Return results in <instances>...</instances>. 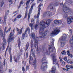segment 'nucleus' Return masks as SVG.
<instances>
[{
    "label": "nucleus",
    "mask_w": 73,
    "mask_h": 73,
    "mask_svg": "<svg viewBox=\"0 0 73 73\" xmlns=\"http://www.w3.org/2000/svg\"><path fill=\"white\" fill-rule=\"evenodd\" d=\"M52 19H50L47 20L46 19L44 20L41 21L39 23L38 27L39 29V33L41 35L40 36V38H45L46 33L43 32V30L44 29V28H45V25L46 24L47 25H49L50 22L52 21Z\"/></svg>",
    "instance_id": "1"
},
{
    "label": "nucleus",
    "mask_w": 73,
    "mask_h": 73,
    "mask_svg": "<svg viewBox=\"0 0 73 73\" xmlns=\"http://www.w3.org/2000/svg\"><path fill=\"white\" fill-rule=\"evenodd\" d=\"M69 37V35L68 34H63L62 36L59 39V41H61L60 42V46L61 47H64L65 44V42L63 41H66L67 40V38Z\"/></svg>",
    "instance_id": "2"
},
{
    "label": "nucleus",
    "mask_w": 73,
    "mask_h": 73,
    "mask_svg": "<svg viewBox=\"0 0 73 73\" xmlns=\"http://www.w3.org/2000/svg\"><path fill=\"white\" fill-rule=\"evenodd\" d=\"M60 32V28L58 27L56 28L54 31H52V33L50 34V36H53L54 35H58Z\"/></svg>",
    "instance_id": "3"
},
{
    "label": "nucleus",
    "mask_w": 73,
    "mask_h": 73,
    "mask_svg": "<svg viewBox=\"0 0 73 73\" xmlns=\"http://www.w3.org/2000/svg\"><path fill=\"white\" fill-rule=\"evenodd\" d=\"M54 40L53 39L51 40V45L49 46L50 47L49 48V50L50 52H52L53 49L55 50V48L54 46Z\"/></svg>",
    "instance_id": "4"
},
{
    "label": "nucleus",
    "mask_w": 73,
    "mask_h": 73,
    "mask_svg": "<svg viewBox=\"0 0 73 73\" xmlns=\"http://www.w3.org/2000/svg\"><path fill=\"white\" fill-rule=\"evenodd\" d=\"M15 33V30H14L13 31H11V33L10 34L9 37L8 39V42L9 45L10 43V42H11V41H12V40H13V33Z\"/></svg>",
    "instance_id": "5"
},
{
    "label": "nucleus",
    "mask_w": 73,
    "mask_h": 73,
    "mask_svg": "<svg viewBox=\"0 0 73 73\" xmlns=\"http://www.w3.org/2000/svg\"><path fill=\"white\" fill-rule=\"evenodd\" d=\"M51 56H52V59L53 60V64L57 65L58 67H59V64H58V63L57 60L56 59L55 54H52L51 55Z\"/></svg>",
    "instance_id": "6"
},
{
    "label": "nucleus",
    "mask_w": 73,
    "mask_h": 73,
    "mask_svg": "<svg viewBox=\"0 0 73 73\" xmlns=\"http://www.w3.org/2000/svg\"><path fill=\"white\" fill-rule=\"evenodd\" d=\"M36 4L34 3H33V4L32 5L31 8L30 9V10L29 11V13L28 14V20H29V18H30V15L31 14V13H32V10L33 9V7L35 6V5Z\"/></svg>",
    "instance_id": "7"
},
{
    "label": "nucleus",
    "mask_w": 73,
    "mask_h": 73,
    "mask_svg": "<svg viewBox=\"0 0 73 73\" xmlns=\"http://www.w3.org/2000/svg\"><path fill=\"white\" fill-rule=\"evenodd\" d=\"M73 21V18L72 16L68 17L67 20V24H70L72 23Z\"/></svg>",
    "instance_id": "8"
},
{
    "label": "nucleus",
    "mask_w": 73,
    "mask_h": 73,
    "mask_svg": "<svg viewBox=\"0 0 73 73\" xmlns=\"http://www.w3.org/2000/svg\"><path fill=\"white\" fill-rule=\"evenodd\" d=\"M48 66L47 65V63L44 62L42 63L41 65V69L42 70H44Z\"/></svg>",
    "instance_id": "9"
},
{
    "label": "nucleus",
    "mask_w": 73,
    "mask_h": 73,
    "mask_svg": "<svg viewBox=\"0 0 73 73\" xmlns=\"http://www.w3.org/2000/svg\"><path fill=\"white\" fill-rule=\"evenodd\" d=\"M29 31H30L29 28H28L26 29L25 32V34H23L22 35V40H24V37H25V35L26 36V37H27V36H28V35H27V34L26 33H27V31H29Z\"/></svg>",
    "instance_id": "10"
},
{
    "label": "nucleus",
    "mask_w": 73,
    "mask_h": 73,
    "mask_svg": "<svg viewBox=\"0 0 73 73\" xmlns=\"http://www.w3.org/2000/svg\"><path fill=\"white\" fill-rule=\"evenodd\" d=\"M40 7L41 5H39L38 7V14L37 16L36 15H35L34 17H35V18H38L39 17V16H40V10H41V8H40Z\"/></svg>",
    "instance_id": "11"
},
{
    "label": "nucleus",
    "mask_w": 73,
    "mask_h": 73,
    "mask_svg": "<svg viewBox=\"0 0 73 73\" xmlns=\"http://www.w3.org/2000/svg\"><path fill=\"white\" fill-rule=\"evenodd\" d=\"M23 28H22L20 30L19 29H17V31H18V35H21L23 32Z\"/></svg>",
    "instance_id": "12"
},
{
    "label": "nucleus",
    "mask_w": 73,
    "mask_h": 73,
    "mask_svg": "<svg viewBox=\"0 0 73 73\" xmlns=\"http://www.w3.org/2000/svg\"><path fill=\"white\" fill-rule=\"evenodd\" d=\"M56 67L54 66L52 69V70L50 71V73H54L56 70Z\"/></svg>",
    "instance_id": "13"
},
{
    "label": "nucleus",
    "mask_w": 73,
    "mask_h": 73,
    "mask_svg": "<svg viewBox=\"0 0 73 73\" xmlns=\"http://www.w3.org/2000/svg\"><path fill=\"white\" fill-rule=\"evenodd\" d=\"M5 44H6V40H5V37L4 36L3 37V46H4V45H5Z\"/></svg>",
    "instance_id": "14"
},
{
    "label": "nucleus",
    "mask_w": 73,
    "mask_h": 73,
    "mask_svg": "<svg viewBox=\"0 0 73 73\" xmlns=\"http://www.w3.org/2000/svg\"><path fill=\"white\" fill-rule=\"evenodd\" d=\"M45 14H46V15H48L49 16H51L52 15V12L48 11Z\"/></svg>",
    "instance_id": "15"
},
{
    "label": "nucleus",
    "mask_w": 73,
    "mask_h": 73,
    "mask_svg": "<svg viewBox=\"0 0 73 73\" xmlns=\"http://www.w3.org/2000/svg\"><path fill=\"white\" fill-rule=\"evenodd\" d=\"M35 44H34V47L36 48L37 46V41H38V38H35Z\"/></svg>",
    "instance_id": "16"
},
{
    "label": "nucleus",
    "mask_w": 73,
    "mask_h": 73,
    "mask_svg": "<svg viewBox=\"0 0 73 73\" xmlns=\"http://www.w3.org/2000/svg\"><path fill=\"white\" fill-rule=\"evenodd\" d=\"M33 63V65L34 66L35 69H36V67L37 66L36 65V60H34Z\"/></svg>",
    "instance_id": "17"
},
{
    "label": "nucleus",
    "mask_w": 73,
    "mask_h": 73,
    "mask_svg": "<svg viewBox=\"0 0 73 73\" xmlns=\"http://www.w3.org/2000/svg\"><path fill=\"white\" fill-rule=\"evenodd\" d=\"M28 7V6H27L25 14V18H26V17H27V15H28V9H27Z\"/></svg>",
    "instance_id": "18"
},
{
    "label": "nucleus",
    "mask_w": 73,
    "mask_h": 73,
    "mask_svg": "<svg viewBox=\"0 0 73 73\" xmlns=\"http://www.w3.org/2000/svg\"><path fill=\"white\" fill-rule=\"evenodd\" d=\"M67 53L69 57L70 56V57H71V58H72L73 56L72 54H70V52H69V51H68L67 52Z\"/></svg>",
    "instance_id": "19"
},
{
    "label": "nucleus",
    "mask_w": 73,
    "mask_h": 73,
    "mask_svg": "<svg viewBox=\"0 0 73 73\" xmlns=\"http://www.w3.org/2000/svg\"><path fill=\"white\" fill-rule=\"evenodd\" d=\"M53 9V5H51L48 6L47 8V10H49V9Z\"/></svg>",
    "instance_id": "20"
},
{
    "label": "nucleus",
    "mask_w": 73,
    "mask_h": 73,
    "mask_svg": "<svg viewBox=\"0 0 73 73\" xmlns=\"http://www.w3.org/2000/svg\"><path fill=\"white\" fill-rule=\"evenodd\" d=\"M18 46L19 47H20V38H19L18 39Z\"/></svg>",
    "instance_id": "21"
},
{
    "label": "nucleus",
    "mask_w": 73,
    "mask_h": 73,
    "mask_svg": "<svg viewBox=\"0 0 73 73\" xmlns=\"http://www.w3.org/2000/svg\"><path fill=\"white\" fill-rule=\"evenodd\" d=\"M30 58H29V63L30 64H31V62L30 61H32L33 60L32 58V56L30 55L29 56Z\"/></svg>",
    "instance_id": "22"
},
{
    "label": "nucleus",
    "mask_w": 73,
    "mask_h": 73,
    "mask_svg": "<svg viewBox=\"0 0 73 73\" xmlns=\"http://www.w3.org/2000/svg\"><path fill=\"white\" fill-rule=\"evenodd\" d=\"M54 23L55 24H58V20H55L54 21Z\"/></svg>",
    "instance_id": "23"
},
{
    "label": "nucleus",
    "mask_w": 73,
    "mask_h": 73,
    "mask_svg": "<svg viewBox=\"0 0 73 73\" xmlns=\"http://www.w3.org/2000/svg\"><path fill=\"white\" fill-rule=\"evenodd\" d=\"M14 60L15 62H17V61H18V59H17V58L15 56L14 57Z\"/></svg>",
    "instance_id": "24"
},
{
    "label": "nucleus",
    "mask_w": 73,
    "mask_h": 73,
    "mask_svg": "<svg viewBox=\"0 0 73 73\" xmlns=\"http://www.w3.org/2000/svg\"><path fill=\"white\" fill-rule=\"evenodd\" d=\"M29 26H30L31 28V29L32 31L33 30V24L31 23H30L29 24Z\"/></svg>",
    "instance_id": "25"
},
{
    "label": "nucleus",
    "mask_w": 73,
    "mask_h": 73,
    "mask_svg": "<svg viewBox=\"0 0 73 73\" xmlns=\"http://www.w3.org/2000/svg\"><path fill=\"white\" fill-rule=\"evenodd\" d=\"M31 0H27V1L26 2V5L27 7H28V5H29V2H30V1Z\"/></svg>",
    "instance_id": "26"
},
{
    "label": "nucleus",
    "mask_w": 73,
    "mask_h": 73,
    "mask_svg": "<svg viewBox=\"0 0 73 73\" xmlns=\"http://www.w3.org/2000/svg\"><path fill=\"white\" fill-rule=\"evenodd\" d=\"M10 61L11 62H12V56L11 55H10Z\"/></svg>",
    "instance_id": "27"
},
{
    "label": "nucleus",
    "mask_w": 73,
    "mask_h": 73,
    "mask_svg": "<svg viewBox=\"0 0 73 73\" xmlns=\"http://www.w3.org/2000/svg\"><path fill=\"white\" fill-rule=\"evenodd\" d=\"M7 15H5V17H4V20L5 21V22L4 23V25H5V21L6 20H5L7 19Z\"/></svg>",
    "instance_id": "28"
},
{
    "label": "nucleus",
    "mask_w": 73,
    "mask_h": 73,
    "mask_svg": "<svg viewBox=\"0 0 73 73\" xmlns=\"http://www.w3.org/2000/svg\"><path fill=\"white\" fill-rule=\"evenodd\" d=\"M22 17V15L21 14L18 15L17 17V19H20Z\"/></svg>",
    "instance_id": "29"
},
{
    "label": "nucleus",
    "mask_w": 73,
    "mask_h": 73,
    "mask_svg": "<svg viewBox=\"0 0 73 73\" xmlns=\"http://www.w3.org/2000/svg\"><path fill=\"white\" fill-rule=\"evenodd\" d=\"M69 32L70 35L71 36L72 35V32H73L72 31V29H70Z\"/></svg>",
    "instance_id": "30"
},
{
    "label": "nucleus",
    "mask_w": 73,
    "mask_h": 73,
    "mask_svg": "<svg viewBox=\"0 0 73 73\" xmlns=\"http://www.w3.org/2000/svg\"><path fill=\"white\" fill-rule=\"evenodd\" d=\"M28 47H29V44H26V50H28Z\"/></svg>",
    "instance_id": "31"
},
{
    "label": "nucleus",
    "mask_w": 73,
    "mask_h": 73,
    "mask_svg": "<svg viewBox=\"0 0 73 73\" xmlns=\"http://www.w3.org/2000/svg\"><path fill=\"white\" fill-rule=\"evenodd\" d=\"M4 1H2L0 3V5L1 6V7H2L3 5V4H4Z\"/></svg>",
    "instance_id": "32"
},
{
    "label": "nucleus",
    "mask_w": 73,
    "mask_h": 73,
    "mask_svg": "<svg viewBox=\"0 0 73 73\" xmlns=\"http://www.w3.org/2000/svg\"><path fill=\"white\" fill-rule=\"evenodd\" d=\"M38 27V25H36L34 27V28L35 29H37Z\"/></svg>",
    "instance_id": "33"
},
{
    "label": "nucleus",
    "mask_w": 73,
    "mask_h": 73,
    "mask_svg": "<svg viewBox=\"0 0 73 73\" xmlns=\"http://www.w3.org/2000/svg\"><path fill=\"white\" fill-rule=\"evenodd\" d=\"M58 24H62V21L61 20H58Z\"/></svg>",
    "instance_id": "34"
},
{
    "label": "nucleus",
    "mask_w": 73,
    "mask_h": 73,
    "mask_svg": "<svg viewBox=\"0 0 73 73\" xmlns=\"http://www.w3.org/2000/svg\"><path fill=\"white\" fill-rule=\"evenodd\" d=\"M66 4V3H65V4H64L63 7H64V9H68V8L66 7V5L65 4Z\"/></svg>",
    "instance_id": "35"
},
{
    "label": "nucleus",
    "mask_w": 73,
    "mask_h": 73,
    "mask_svg": "<svg viewBox=\"0 0 73 73\" xmlns=\"http://www.w3.org/2000/svg\"><path fill=\"white\" fill-rule=\"evenodd\" d=\"M31 23H33V24H35V22L34 19H31Z\"/></svg>",
    "instance_id": "36"
},
{
    "label": "nucleus",
    "mask_w": 73,
    "mask_h": 73,
    "mask_svg": "<svg viewBox=\"0 0 73 73\" xmlns=\"http://www.w3.org/2000/svg\"><path fill=\"white\" fill-rule=\"evenodd\" d=\"M33 41L32 40L31 42V47L32 48L33 47Z\"/></svg>",
    "instance_id": "37"
},
{
    "label": "nucleus",
    "mask_w": 73,
    "mask_h": 73,
    "mask_svg": "<svg viewBox=\"0 0 73 73\" xmlns=\"http://www.w3.org/2000/svg\"><path fill=\"white\" fill-rule=\"evenodd\" d=\"M62 54H65L66 52L65 50L63 51L62 52Z\"/></svg>",
    "instance_id": "38"
},
{
    "label": "nucleus",
    "mask_w": 73,
    "mask_h": 73,
    "mask_svg": "<svg viewBox=\"0 0 73 73\" xmlns=\"http://www.w3.org/2000/svg\"><path fill=\"white\" fill-rule=\"evenodd\" d=\"M24 4V1H21L20 2V5H23Z\"/></svg>",
    "instance_id": "39"
},
{
    "label": "nucleus",
    "mask_w": 73,
    "mask_h": 73,
    "mask_svg": "<svg viewBox=\"0 0 73 73\" xmlns=\"http://www.w3.org/2000/svg\"><path fill=\"white\" fill-rule=\"evenodd\" d=\"M32 37L33 38V39L35 38V34H34V33H33L32 35Z\"/></svg>",
    "instance_id": "40"
},
{
    "label": "nucleus",
    "mask_w": 73,
    "mask_h": 73,
    "mask_svg": "<svg viewBox=\"0 0 73 73\" xmlns=\"http://www.w3.org/2000/svg\"><path fill=\"white\" fill-rule=\"evenodd\" d=\"M9 2L11 4H12V3H13V0H9Z\"/></svg>",
    "instance_id": "41"
},
{
    "label": "nucleus",
    "mask_w": 73,
    "mask_h": 73,
    "mask_svg": "<svg viewBox=\"0 0 73 73\" xmlns=\"http://www.w3.org/2000/svg\"><path fill=\"white\" fill-rule=\"evenodd\" d=\"M17 20V18H15V19H13V22H15V21H16V20Z\"/></svg>",
    "instance_id": "42"
},
{
    "label": "nucleus",
    "mask_w": 73,
    "mask_h": 73,
    "mask_svg": "<svg viewBox=\"0 0 73 73\" xmlns=\"http://www.w3.org/2000/svg\"><path fill=\"white\" fill-rule=\"evenodd\" d=\"M70 61H71V60L70 59H68L67 61V62L68 63H69L70 62Z\"/></svg>",
    "instance_id": "43"
},
{
    "label": "nucleus",
    "mask_w": 73,
    "mask_h": 73,
    "mask_svg": "<svg viewBox=\"0 0 73 73\" xmlns=\"http://www.w3.org/2000/svg\"><path fill=\"white\" fill-rule=\"evenodd\" d=\"M70 67V65H67L66 66V68H69Z\"/></svg>",
    "instance_id": "44"
},
{
    "label": "nucleus",
    "mask_w": 73,
    "mask_h": 73,
    "mask_svg": "<svg viewBox=\"0 0 73 73\" xmlns=\"http://www.w3.org/2000/svg\"><path fill=\"white\" fill-rule=\"evenodd\" d=\"M67 16H68V15H66V14H65L64 15L63 17H65V18H66V17H67Z\"/></svg>",
    "instance_id": "45"
},
{
    "label": "nucleus",
    "mask_w": 73,
    "mask_h": 73,
    "mask_svg": "<svg viewBox=\"0 0 73 73\" xmlns=\"http://www.w3.org/2000/svg\"><path fill=\"white\" fill-rule=\"evenodd\" d=\"M64 60L65 61H67V57H65V58H64Z\"/></svg>",
    "instance_id": "46"
},
{
    "label": "nucleus",
    "mask_w": 73,
    "mask_h": 73,
    "mask_svg": "<svg viewBox=\"0 0 73 73\" xmlns=\"http://www.w3.org/2000/svg\"><path fill=\"white\" fill-rule=\"evenodd\" d=\"M11 28L10 27L9 29H8L7 31V32H9V31H11Z\"/></svg>",
    "instance_id": "47"
},
{
    "label": "nucleus",
    "mask_w": 73,
    "mask_h": 73,
    "mask_svg": "<svg viewBox=\"0 0 73 73\" xmlns=\"http://www.w3.org/2000/svg\"><path fill=\"white\" fill-rule=\"evenodd\" d=\"M32 53L33 57H35V53L34 52H33Z\"/></svg>",
    "instance_id": "48"
},
{
    "label": "nucleus",
    "mask_w": 73,
    "mask_h": 73,
    "mask_svg": "<svg viewBox=\"0 0 73 73\" xmlns=\"http://www.w3.org/2000/svg\"><path fill=\"white\" fill-rule=\"evenodd\" d=\"M70 68H71V69H73V66H72V65L70 66Z\"/></svg>",
    "instance_id": "49"
},
{
    "label": "nucleus",
    "mask_w": 73,
    "mask_h": 73,
    "mask_svg": "<svg viewBox=\"0 0 73 73\" xmlns=\"http://www.w3.org/2000/svg\"><path fill=\"white\" fill-rule=\"evenodd\" d=\"M63 11H64L65 12H66V11L67 12V11H68H68H69V10H65H65H64V9H63Z\"/></svg>",
    "instance_id": "50"
},
{
    "label": "nucleus",
    "mask_w": 73,
    "mask_h": 73,
    "mask_svg": "<svg viewBox=\"0 0 73 73\" xmlns=\"http://www.w3.org/2000/svg\"><path fill=\"white\" fill-rule=\"evenodd\" d=\"M0 34H1L2 35H3V31L1 30L0 31Z\"/></svg>",
    "instance_id": "51"
},
{
    "label": "nucleus",
    "mask_w": 73,
    "mask_h": 73,
    "mask_svg": "<svg viewBox=\"0 0 73 73\" xmlns=\"http://www.w3.org/2000/svg\"><path fill=\"white\" fill-rule=\"evenodd\" d=\"M62 65H65V62H62Z\"/></svg>",
    "instance_id": "52"
},
{
    "label": "nucleus",
    "mask_w": 73,
    "mask_h": 73,
    "mask_svg": "<svg viewBox=\"0 0 73 73\" xmlns=\"http://www.w3.org/2000/svg\"><path fill=\"white\" fill-rule=\"evenodd\" d=\"M22 70H23V72L25 71V69H24V67L22 68Z\"/></svg>",
    "instance_id": "53"
},
{
    "label": "nucleus",
    "mask_w": 73,
    "mask_h": 73,
    "mask_svg": "<svg viewBox=\"0 0 73 73\" xmlns=\"http://www.w3.org/2000/svg\"><path fill=\"white\" fill-rule=\"evenodd\" d=\"M11 48H10L9 49V53H11Z\"/></svg>",
    "instance_id": "54"
},
{
    "label": "nucleus",
    "mask_w": 73,
    "mask_h": 73,
    "mask_svg": "<svg viewBox=\"0 0 73 73\" xmlns=\"http://www.w3.org/2000/svg\"><path fill=\"white\" fill-rule=\"evenodd\" d=\"M26 55L27 57L28 56V52H27V53H26Z\"/></svg>",
    "instance_id": "55"
},
{
    "label": "nucleus",
    "mask_w": 73,
    "mask_h": 73,
    "mask_svg": "<svg viewBox=\"0 0 73 73\" xmlns=\"http://www.w3.org/2000/svg\"><path fill=\"white\" fill-rule=\"evenodd\" d=\"M9 73H11L12 72V70H11L9 69Z\"/></svg>",
    "instance_id": "56"
},
{
    "label": "nucleus",
    "mask_w": 73,
    "mask_h": 73,
    "mask_svg": "<svg viewBox=\"0 0 73 73\" xmlns=\"http://www.w3.org/2000/svg\"><path fill=\"white\" fill-rule=\"evenodd\" d=\"M46 57H45V58H43V61H44V60H46Z\"/></svg>",
    "instance_id": "57"
},
{
    "label": "nucleus",
    "mask_w": 73,
    "mask_h": 73,
    "mask_svg": "<svg viewBox=\"0 0 73 73\" xmlns=\"http://www.w3.org/2000/svg\"><path fill=\"white\" fill-rule=\"evenodd\" d=\"M41 0H38L37 1V3H40V1H41Z\"/></svg>",
    "instance_id": "58"
},
{
    "label": "nucleus",
    "mask_w": 73,
    "mask_h": 73,
    "mask_svg": "<svg viewBox=\"0 0 73 73\" xmlns=\"http://www.w3.org/2000/svg\"><path fill=\"white\" fill-rule=\"evenodd\" d=\"M31 53H32V52H33V49H32V48H31Z\"/></svg>",
    "instance_id": "59"
},
{
    "label": "nucleus",
    "mask_w": 73,
    "mask_h": 73,
    "mask_svg": "<svg viewBox=\"0 0 73 73\" xmlns=\"http://www.w3.org/2000/svg\"><path fill=\"white\" fill-rule=\"evenodd\" d=\"M70 63L71 64H73V62L72 61L70 62Z\"/></svg>",
    "instance_id": "60"
},
{
    "label": "nucleus",
    "mask_w": 73,
    "mask_h": 73,
    "mask_svg": "<svg viewBox=\"0 0 73 73\" xmlns=\"http://www.w3.org/2000/svg\"><path fill=\"white\" fill-rule=\"evenodd\" d=\"M46 54H48V51H47Z\"/></svg>",
    "instance_id": "61"
},
{
    "label": "nucleus",
    "mask_w": 73,
    "mask_h": 73,
    "mask_svg": "<svg viewBox=\"0 0 73 73\" xmlns=\"http://www.w3.org/2000/svg\"><path fill=\"white\" fill-rule=\"evenodd\" d=\"M3 63H4V64H3L4 65H5V61Z\"/></svg>",
    "instance_id": "62"
},
{
    "label": "nucleus",
    "mask_w": 73,
    "mask_h": 73,
    "mask_svg": "<svg viewBox=\"0 0 73 73\" xmlns=\"http://www.w3.org/2000/svg\"><path fill=\"white\" fill-rule=\"evenodd\" d=\"M17 12V11H15V12H14L13 13V14H14V13H16Z\"/></svg>",
    "instance_id": "63"
},
{
    "label": "nucleus",
    "mask_w": 73,
    "mask_h": 73,
    "mask_svg": "<svg viewBox=\"0 0 73 73\" xmlns=\"http://www.w3.org/2000/svg\"><path fill=\"white\" fill-rule=\"evenodd\" d=\"M60 61H62V60L61 59H60Z\"/></svg>",
    "instance_id": "64"
}]
</instances>
